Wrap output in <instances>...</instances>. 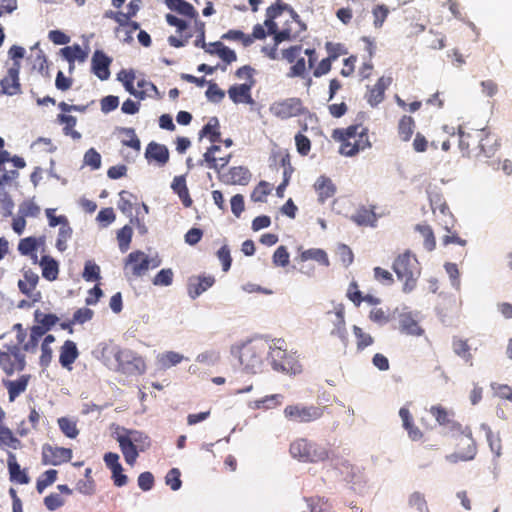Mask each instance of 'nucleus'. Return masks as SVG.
<instances>
[{
    "label": "nucleus",
    "mask_w": 512,
    "mask_h": 512,
    "mask_svg": "<svg viewBox=\"0 0 512 512\" xmlns=\"http://www.w3.org/2000/svg\"><path fill=\"white\" fill-rule=\"evenodd\" d=\"M79 357L77 345L72 340H66L60 347L59 363L68 370L72 369V364Z\"/></svg>",
    "instance_id": "a878e982"
},
{
    "label": "nucleus",
    "mask_w": 512,
    "mask_h": 512,
    "mask_svg": "<svg viewBox=\"0 0 512 512\" xmlns=\"http://www.w3.org/2000/svg\"><path fill=\"white\" fill-rule=\"evenodd\" d=\"M221 38L229 41H241L244 46H249L252 44V37L240 30H229L223 34Z\"/></svg>",
    "instance_id": "052dcab7"
},
{
    "label": "nucleus",
    "mask_w": 512,
    "mask_h": 512,
    "mask_svg": "<svg viewBox=\"0 0 512 512\" xmlns=\"http://www.w3.org/2000/svg\"><path fill=\"white\" fill-rule=\"evenodd\" d=\"M172 269H162L153 278V284L156 286H169L173 282Z\"/></svg>",
    "instance_id": "e2e57ef3"
},
{
    "label": "nucleus",
    "mask_w": 512,
    "mask_h": 512,
    "mask_svg": "<svg viewBox=\"0 0 512 512\" xmlns=\"http://www.w3.org/2000/svg\"><path fill=\"white\" fill-rule=\"evenodd\" d=\"M392 81L391 76H382L373 86L368 87L365 99L371 107H376L383 102L385 91L392 84Z\"/></svg>",
    "instance_id": "dca6fc26"
},
{
    "label": "nucleus",
    "mask_w": 512,
    "mask_h": 512,
    "mask_svg": "<svg viewBox=\"0 0 512 512\" xmlns=\"http://www.w3.org/2000/svg\"><path fill=\"white\" fill-rule=\"evenodd\" d=\"M332 138L340 143L339 153L348 157L371 146L368 129L361 124L335 129Z\"/></svg>",
    "instance_id": "7ed1b4c3"
},
{
    "label": "nucleus",
    "mask_w": 512,
    "mask_h": 512,
    "mask_svg": "<svg viewBox=\"0 0 512 512\" xmlns=\"http://www.w3.org/2000/svg\"><path fill=\"white\" fill-rule=\"evenodd\" d=\"M61 53L62 56L70 63V70L73 69L75 60L83 62L87 57L86 52L83 51L78 44L62 48Z\"/></svg>",
    "instance_id": "79ce46f5"
},
{
    "label": "nucleus",
    "mask_w": 512,
    "mask_h": 512,
    "mask_svg": "<svg viewBox=\"0 0 512 512\" xmlns=\"http://www.w3.org/2000/svg\"><path fill=\"white\" fill-rule=\"evenodd\" d=\"M270 111L277 118L288 119L301 115L304 108L299 98H288L275 102L271 106Z\"/></svg>",
    "instance_id": "ddd939ff"
},
{
    "label": "nucleus",
    "mask_w": 512,
    "mask_h": 512,
    "mask_svg": "<svg viewBox=\"0 0 512 512\" xmlns=\"http://www.w3.org/2000/svg\"><path fill=\"white\" fill-rule=\"evenodd\" d=\"M352 221L360 226H376L377 215L374 208L360 207L351 217Z\"/></svg>",
    "instance_id": "7c9ffc66"
},
{
    "label": "nucleus",
    "mask_w": 512,
    "mask_h": 512,
    "mask_svg": "<svg viewBox=\"0 0 512 512\" xmlns=\"http://www.w3.org/2000/svg\"><path fill=\"white\" fill-rule=\"evenodd\" d=\"M409 505L412 509L416 510V512H429L425 497L420 492L411 494L409 497Z\"/></svg>",
    "instance_id": "13d9d810"
},
{
    "label": "nucleus",
    "mask_w": 512,
    "mask_h": 512,
    "mask_svg": "<svg viewBox=\"0 0 512 512\" xmlns=\"http://www.w3.org/2000/svg\"><path fill=\"white\" fill-rule=\"evenodd\" d=\"M335 322L334 329L332 330V334L339 337L342 341L346 342L347 338V330H346V321H345V313L344 308L339 307L334 312Z\"/></svg>",
    "instance_id": "a19ab883"
},
{
    "label": "nucleus",
    "mask_w": 512,
    "mask_h": 512,
    "mask_svg": "<svg viewBox=\"0 0 512 512\" xmlns=\"http://www.w3.org/2000/svg\"><path fill=\"white\" fill-rule=\"evenodd\" d=\"M455 452L451 457L455 461H469L475 458L477 453V445L472 437V431L469 427H462L458 431L453 432Z\"/></svg>",
    "instance_id": "0eeeda50"
},
{
    "label": "nucleus",
    "mask_w": 512,
    "mask_h": 512,
    "mask_svg": "<svg viewBox=\"0 0 512 512\" xmlns=\"http://www.w3.org/2000/svg\"><path fill=\"white\" fill-rule=\"evenodd\" d=\"M254 85L255 81L232 85L228 89L229 98L236 104H252L253 99L251 96V89L253 88Z\"/></svg>",
    "instance_id": "6ab92c4d"
},
{
    "label": "nucleus",
    "mask_w": 512,
    "mask_h": 512,
    "mask_svg": "<svg viewBox=\"0 0 512 512\" xmlns=\"http://www.w3.org/2000/svg\"><path fill=\"white\" fill-rule=\"evenodd\" d=\"M20 62H13L7 69L6 75L0 80L1 93L8 96H15L22 93L20 83Z\"/></svg>",
    "instance_id": "4468645a"
},
{
    "label": "nucleus",
    "mask_w": 512,
    "mask_h": 512,
    "mask_svg": "<svg viewBox=\"0 0 512 512\" xmlns=\"http://www.w3.org/2000/svg\"><path fill=\"white\" fill-rule=\"evenodd\" d=\"M44 243V238H36L33 236L20 239L18 243V251L23 256H29L34 264L38 262L37 249L40 244Z\"/></svg>",
    "instance_id": "bb28decb"
},
{
    "label": "nucleus",
    "mask_w": 512,
    "mask_h": 512,
    "mask_svg": "<svg viewBox=\"0 0 512 512\" xmlns=\"http://www.w3.org/2000/svg\"><path fill=\"white\" fill-rule=\"evenodd\" d=\"M57 122L61 125H64L63 133L66 136H70L74 140H79L81 138V134L74 129L77 124L76 117L67 115V113L62 112L57 115Z\"/></svg>",
    "instance_id": "c9c22d12"
},
{
    "label": "nucleus",
    "mask_w": 512,
    "mask_h": 512,
    "mask_svg": "<svg viewBox=\"0 0 512 512\" xmlns=\"http://www.w3.org/2000/svg\"><path fill=\"white\" fill-rule=\"evenodd\" d=\"M227 177L230 184L247 185L251 179V173L246 167L236 166L230 168Z\"/></svg>",
    "instance_id": "e433bc0d"
},
{
    "label": "nucleus",
    "mask_w": 512,
    "mask_h": 512,
    "mask_svg": "<svg viewBox=\"0 0 512 512\" xmlns=\"http://www.w3.org/2000/svg\"><path fill=\"white\" fill-rule=\"evenodd\" d=\"M271 365L274 370L295 374L300 371V365L294 357L288 355L286 349L280 346L270 347L268 353Z\"/></svg>",
    "instance_id": "9d476101"
},
{
    "label": "nucleus",
    "mask_w": 512,
    "mask_h": 512,
    "mask_svg": "<svg viewBox=\"0 0 512 512\" xmlns=\"http://www.w3.org/2000/svg\"><path fill=\"white\" fill-rule=\"evenodd\" d=\"M271 188L269 183L266 181H260L258 185L254 188L251 199L254 202H264L266 197L270 194Z\"/></svg>",
    "instance_id": "6e6d98bb"
},
{
    "label": "nucleus",
    "mask_w": 512,
    "mask_h": 512,
    "mask_svg": "<svg viewBox=\"0 0 512 512\" xmlns=\"http://www.w3.org/2000/svg\"><path fill=\"white\" fill-rule=\"evenodd\" d=\"M416 230L422 235L424 238V246L428 251H432L435 249L436 240L434 233L429 225H417Z\"/></svg>",
    "instance_id": "603ef678"
},
{
    "label": "nucleus",
    "mask_w": 512,
    "mask_h": 512,
    "mask_svg": "<svg viewBox=\"0 0 512 512\" xmlns=\"http://www.w3.org/2000/svg\"><path fill=\"white\" fill-rule=\"evenodd\" d=\"M299 257L301 261L314 260L325 267H328L330 265L327 253L320 248H311L305 250L301 252Z\"/></svg>",
    "instance_id": "ea45409f"
},
{
    "label": "nucleus",
    "mask_w": 512,
    "mask_h": 512,
    "mask_svg": "<svg viewBox=\"0 0 512 512\" xmlns=\"http://www.w3.org/2000/svg\"><path fill=\"white\" fill-rule=\"evenodd\" d=\"M7 464L11 481L19 484L29 483V477L24 470H21L14 453L8 452Z\"/></svg>",
    "instance_id": "c756f323"
},
{
    "label": "nucleus",
    "mask_w": 512,
    "mask_h": 512,
    "mask_svg": "<svg viewBox=\"0 0 512 512\" xmlns=\"http://www.w3.org/2000/svg\"><path fill=\"white\" fill-rule=\"evenodd\" d=\"M289 252L285 246H279L273 254V264L275 266L286 267L289 264Z\"/></svg>",
    "instance_id": "774afa93"
},
{
    "label": "nucleus",
    "mask_w": 512,
    "mask_h": 512,
    "mask_svg": "<svg viewBox=\"0 0 512 512\" xmlns=\"http://www.w3.org/2000/svg\"><path fill=\"white\" fill-rule=\"evenodd\" d=\"M58 425L63 434L68 438H76L77 435L79 434L76 422L67 417L59 418Z\"/></svg>",
    "instance_id": "3c124183"
},
{
    "label": "nucleus",
    "mask_w": 512,
    "mask_h": 512,
    "mask_svg": "<svg viewBox=\"0 0 512 512\" xmlns=\"http://www.w3.org/2000/svg\"><path fill=\"white\" fill-rule=\"evenodd\" d=\"M125 264L130 267L133 276L139 277L148 271L150 259L144 252L137 250L128 255Z\"/></svg>",
    "instance_id": "a211bd4d"
},
{
    "label": "nucleus",
    "mask_w": 512,
    "mask_h": 512,
    "mask_svg": "<svg viewBox=\"0 0 512 512\" xmlns=\"http://www.w3.org/2000/svg\"><path fill=\"white\" fill-rule=\"evenodd\" d=\"M267 343L259 340L248 341L239 349V360L247 373L256 374L262 370L267 355Z\"/></svg>",
    "instance_id": "39448f33"
},
{
    "label": "nucleus",
    "mask_w": 512,
    "mask_h": 512,
    "mask_svg": "<svg viewBox=\"0 0 512 512\" xmlns=\"http://www.w3.org/2000/svg\"><path fill=\"white\" fill-rule=\"evenodd\" d=\"M325 49L327 51V54L331 60L335 61L340 56L346 55L348 53V50L346 46L342 43H334V42H326Z\"/></svg>",
    "instance_id": "5fc2aeb1"
},
{
    "label": "nucleus",
    "mask_w": 512,
    "mask_h": 512,
    "mask_svg": "<svg viewBox=\"0 0 512 512\" xmlns=\"http://www.w3.org/2000/svg\"><path fill=\"white\" fill-rule=\"evenodd\" d=\"M375 28H381L388 17L389 9L385 5H377L372 10Z\"/></svg>",
    "instance_id": "0e129e2a"
},
{
    "label": "nucleus",
    "mask_w": 512,
    "mask_h": 512,
    "mask_svg": "<svg viewBox=\"0 0 512 512\" xmlns=\"http://www.w3.org/2000/svg\"><path fill=\"white\" fill-rule=\"evenodd\" d=\"M397 278L404 283L403 291L408 293L416 287L421 269L417 258L409 251L400 254L393 263Z\"/></svg>",
    "instance_id": "20e7f679"
},
{
    "label": "nucleus",
    "mask_w": 512,
    "mask_h": 512,
    "mask_svg": "<svg viewBox=\"0 0 512 512\" xmlns=\"http://www.w3.org/2000/svg\"><path fill=\"white\" fill-rule=\"evenodd\" d=\"M133 236V229L129 225H125L117 232V241L121 252H126Z\"/></svg>",
    "instance_id": "09e8293b"
},
{
    "label": "nucleus",
    "mask_w": 512,
    "mask_h": 512,
    "mask_svg": "<svg viewBox=\"0 0 512 512\" xmlns=\"http://www.w3.org/2000/svg\"><path fill=\"white\" fill-rule=\"evenodd\" d=\"M26 365L25 356L21 354L17 347H13L6 352H0V368L11 376L16 371L24 370Z\"/></svg>",
    "instance_id": "2eb2a0df"
},
{
    "label": "nucleus",
    "mask_w": 512,
    "mask_h": 512,
    "mask_svg": "<svg viewBox=\"0 0 512 512\" xmlns=\"http://www.w3.org/2000/svg\"><path fill=\"white\" fill-rule=\"evenodd\" d=\"M31 375H21L16 380H3V385L8 391V397L10 402H14L17 397L24 393L28 387Z\"/></svg>",
    "instance_id": "393cba45"
},
{
    "label": "nucleus",
    "mask_w": 512,
    "mask_h": 512,
    "mask_svg": "<svg viewBox=\"0 0 512 512\" xmlns=\"http://www.w3.org/2000/svg\"><path fill=\"white\" fill-rule=\"evenodd\" d=\"M118 131L125 135V138L121 140V143L139 153L141 149V142L136 135L135 130L133 128L121 127Z\"/></svg>",
    "instance_id": "c03bdc74"
},
{
    "label": "nucleus",
    "mask_w": 512,
    "mask_h": 512,
    "mask_svg": "<svg viewBox=\"0 0 512 512\" xmlns=\"http://www.w3.org/2000/svg\"><path fill=\"white\" fill-rule=\"evenodd\" d=\"M210 46H215V49H206L207 53L212 55L217 54L223 61H225L228 64L236 61V53L232 49L224 46L222 42H213L210 43Z\"/></svg>",
    "instance_id": "37998d69"
},
{
    "label": "nucleus",
    "mask_w": 512,
    "mask_h": 512,
    "mask_svg": "<svg viewBox=\"0 0 512 512\" xmlns=\"http://www.w3.org/2000/svg\"><path fill=\"white\" fill-rule=\"evenodd\" d=\"M39 282V276L37 273L28 269L23 273V279L18 281L19 290L26 296L31 297L32 292L35 290Z\"/></svg>",
    "instance_id": "72a5a7b5"
},
{
    "label": "nucleus",
    "mask_w": 512,
    "mask_h": 512,
    "mask_svg": "<svg viewBox=\"0 0 512 512\" xmlns=\"http://www.w3.org/2000/svg\"><path fill=\"white\" fill-rule=\"evenodd\" d=\"M57 470L50 469L45 471L36 482V489L42 493L48 486L52 485L57 479Z\"/></svg>",
    "instance_id": "8fccbe9b"
},
{
    "label": "nucleus",
    "mask_w": 512,
    "mask_h": 512,
    "mask_svg": "<svg viewBox=\"0 0 512 512\" xmlns=\"http://www.w3.org/2000/svg\"><path fill=\"white\" fill-rule=\"evenodd\" d=\"M72 236V229L69 225H64L59 228L58 237L56 240V248L60 252H64L67 249V241Z\"/></svg>",
    "instance_id": "4d7b16f0"
},
{
    "label": "nucleus",
    "mask_w": 512,
    "mask_h": 512,
    "mask_svg": "<svg viewBox=\"0 0 512 512\" xmlns=\"http://www.w3.org/2000/svg\"><path fill=\"white\" fill-rule=\"evenodd\" d=\"M34 320L48 332L49 330L52 329L53 326H55L58 323L59 318L55 314L43 313L42 311L37 309L34 312Z\"/></svg>",
    "instance_id": "a18cd8bd"
},
{
    "label": "nucleus",
    "mask_w": 512,
    "mask_h": 512,
    "mask_svg": "<svg viewBox=\"0 0 512 512\" xmlns=\"http://www.w3.org/2000/svg\"><path fill=\"white\" fill-rule=\"evenodd\" d=\"M42 270V277L48 281H55L59 274L58 262L49 255H44L37 262Z\"/></svg>",
    "instance_id": "c85d7f7f"
},
{
    "label": "nucleus",
    "mask_w": 512,
    "mask_h": 512,
    "mask_svg": "<svg viewBox=\"0 0 512 512\" xmlns=\"http://www.w3.org/2000/svg\"><path fill=\"white\" fill-rule=\"evenodd\" d=\"M368 317L372 322L378 325H385L390 321L389 310H384L383 308H373L369 312Z\"/></svg>",
    "instance_id": "680f3d73"
},
{
    "label": "nucleus",
    "mask_w": 512,
    "mask_h": 512,
    "mask_svg": "<svg viewBox=\"0 0 512 512\" xmlns=\"http://www.w3.org/2000/svg\"><path fill=\"white\" fill-rule=\"evenodd\" d=\"M313 187L315 192L317 193L318 202L321 204L325 203L328 199L332 198L337 191L336 185L329 177L325 175L319 176L315 181Z\"/></svg>",
    "instance_id": "4be33fe9"
},
{
    "label": "nucleus",
    "mask_w": 512,
    "mask_h": 512,
    "mask_svg": "<svg viewBox=\"0 0 512 512\" xmlns=\"http://www.w3.org/2000/svg\"><path fill=\"white\" fill-rule=\"evenodd\" d=\"M453 350L459 357L463 358L465 361H470L472 359V355L470 353V346L468 345L466 340L454 339Z\"/></svg>",
    "instance_id": "bf43d9fd"
},
{
    "label": "nucleus",
    "mask_w": 512,
    "mask_h": 512,
    "mask_svg": "<svg viewBox=\"0 0 512 512\" xmlns=\"http://www.w3.org/2000/svg\"><path fill=\"white\" fill-rule=\"evenodd\" d=\"M199 136L200 138L208 137L211 143L219 142L221 133L218 119L216 117L210 118L209 122L200 130Z\"/></svg>",
    "instance_id": "58836bf2"
},
{
    "label": "nucleus",
    "mask_w": 512,
    "mask_h": 512,
    "mask_svg": "<svg viewBox=\"0 0 512 512\" xmlns=\"http://www.w3.org/2000/svg\"><path fill=\"white\" fill-rule=\"evenodd\" d=\"M0 445H5L16 450L21 448V441L5 426L0 427Z\"/></svg>",
    "instance_id": "de8ad7c7"
},
{
    "label": "nucleus",
    "mask_w": 512,
    "mask_h": 512,
    "mask_svg": "<svg viewBox=\"0 0 512 512\" xmlns=\"http://www.w3.org/2000/svg\"><path fill=\"white\" fill-rule=\"evenodd\" d=\"M165 4L171 11H175L188 18L193 19L198 16L195 8L185 0H165Z\"/></svg>",
    "instance_id": "f704fd0d"
},
{
    "label": "nucleus",
    "mask_w": 512,
    "mask_h": 512,
    "mask_svg": "<svg viewBox=\"0 0 512 512\" xmlns=\"http://www.w3.org/2000/svg\"><path fill=\"white\" fill-rule=\"evenodd\" d=\"M399 416L402 420V426L407 431L410 440L419 441L424 437L423 432L415 425L413 416L408 408L401 407Z\"/></svg>",
    "instance_id": "cd10ccee"
},
{
    "label": "nucleus",
    "mask_w": 512,
    "mask_h": 512,
    "mask_svg": "<svg viewBox=\"0 0 512 512\" xmlns=\"http://www.w3.org/2000/svg\"><path fill=\"white\" fill-rule=\"evenodd\" d=\"M353 334L356 338V346L358 351H363L365 348L371 346L374 343V338L361 327L354 325Z\"/></svg>",
    "instance_id": "49530a36"
},
{
    "label": "nucleus",
    "mask_w": 512,
    "mask_h": 512,
    "mask_svg": "<svg viewBox=\"0 0 512 512\" xmlns=\"http://www.w3.org/2000/svg\"><path fill=\"white\" fill-rule=\"evenodd\" d=\"M119 196L120 199L118 202V208L122 213L131 215L133 210V203L131 201V198H133L134 196L127 191H121L119 193Z\"/></svg>",
    "instance_id": "69168bd1"
},
{
    "label": "nucleus",
    "mask_w": 512,
    "mask_h": 512,
    "mask_svg": "<svg viewBox=\"0 0 512 512\" xmlns=\"http://www.w3.org/2000/svg\"><path fill=\"white\" fill-rule=\"evenodd\" d=\"M72 450L70 448L44 444L41 451V462L43 465L59 466L69 462L72 459Z\"/></svg>",
    "instance_id": "f8f14e48"
},
{
    "label": "nucleus",
    "mask_w": 512,
    "mask_h": 512,
    "mask_svg": "<svg viewBox=\"0 0 512 512\" xmlns=\"http://www.w3.org/2000/svg\"><path fill=\"white\" fill-rule=\"evenodd\" d=\"M111 59L101 50H96L92 56V71L101 80L110 76Z\"/></svg>",
    "instance_id": "5701e85b"
},
{
    "label": "nucleus",
    "mask_w": 512,
    "mask_h": 512,
    "mask_svg": "<svg viewBox=\"0 0 512 512\" xmlns=\"http://www.w3.org/2000/svg\"><path fill=\"white\" fill-rule=\"evenodd\" d=\"M289 451L293 458L302 462L317 463L328 458L325 447L304 438L292 442Z\"/></svg>",
    "instance_id": "423d86ee"
},
{
    "label": "nucleus",
    "mask_w": 512,
    "mask_h": 512,
    "mask_svg": "<svg viewBox=\"0 0 512 512\" xmlns=\"http://www.w3.org/2000/svg\"><path fill=\"white\" fill-rule=\"evenodd\" d=\"M483 130L472 129L468 132L459 129V148L464 156L480 158V146Z\"/></svg>",
    "instance_id": "9b49d317"
},
{
    "label": "nucleus",
    "mask_w": 512,
    "mask_h": 512,
    "mask_svg": "<svg viewBox=\"0 0 512 512\" xmlns=\"http://www.w3.org/2000/svg\"><path fill=\"white\" fill-rule=\"evenodd\" d=\"M414 129L415 121L411 116L404 115L400 118L397 131L398 136L402 141L408 142L412 138Z\"/></svg>",
    "instance_id": "4c0bfd02"
},
{
    "label": "nucleus",
    "mask_w": 512,
    "mask_h": 512,
    "mask_svg": "<svg viewBox=\"0 0 512 512\" xmlns=\"http://www.w3.org/2000/svg\"><path fill=\"white\" fill-rule=\"evenodd\" d=\"M399 329L402 333L413 336H420L424 332L418 322L409 313L400 315Z\"/></svg>",
    "instance_id": "473e14b6"
},
{
    "label": "nucleus",
    "mask_w": 512,
    "mask_h": 512,
    "mask_svg": "<svg viewBox=\"0 0 512 512\" xmlns=\"http://www.w3.org/2000/svg\"><path fill=\"white\" fill-rule=\"evenodd\" d=\"M429 412L439 425L448 428L451 432L461 429L462 425L454 420V412L452 410H448L442 405H434L431 406Z\"/></svg>",
    "instance_id": "f3484780"
},
{
    "label": "nucleus",
    "mask_w": 512,
    "mask_h": 512,
    "mask_svg": "<svg viewBox=\"0 0 512 512\" xmlns=\"http://www.w3.org/2000/svg\"><path fill=\"white\" fill-rule=\"evenodd\" d=\"M215 283V278L211 275H199L189 279L188 294L192 299H196Z\"/></svg>",
    "instance_id": "aec40b11"
},
{
    "label": "nucleus",
    "mask_w": 512,
    "mask_h": 512,
    "mask_svg": "<svg viewBox=\"0 0 512 512\" xmlns=\"http://www.w3.org/2000/svg\"><path fill=\"white\" fill-rule=\"evenodd\" d=\"M145 157L148 162L154 161L159 166H164L169 161V150L165 145L152 141L146 147Z\"/></svg>",
    "instance_id": "b1692460"
},
{
    "label": "nucleus",
    "mask_w": 512,
    "mask_h": 512,
    "mask_svg": "<svg viewBox=\"0 0 512 512\" xmlns=\"http://www.w3.org/2000/svg\"><path fill=\"white\" fill-rule=\"evenodd\" d=\"M483 137L480 146V158H491L500 147L499 137L488 128H482Z\"/></svg>",
    "instance_id": "412c9836"
},
{
    "label": "nucleus",
    "mask_w": 512,
    "mask_h": 512,
    "mask_svg": "<svg viewBox=\"0 0 512 512\" xmlns=\"http://www.w3.org/2000/svg\"><path fill=\"white\" fill-rule=\"evenodd\" d=\"M324 410L319 406H304L301 404L288 405L284 409V416L293 422L309 423L320 419Z\"/></svg>",
    "instance_id": "1a4fd4ad"
},
{
    "label": "nucleus",
    "mask_w": 512,
    "mask_h": 512,
    "mask_svg": "<svg viewBox=\"0 0 512 512\" xmlns=\"http://www.w3.org/2000/svg\"><path fill=\"white\" fill-rule=\"evenodd\" d=\"M171 188L173 189L174 193L178 195L184 207L189 208L192 206L193 200L190 197L184 176L174 177Z\"/></svg>",
    "instance_id": "2f4dec72"
},
{
    "label": "nucleus",
    "mask_w": 512,
    "mask_h": 512,
    "mask_svg": "<svg viewBox=\"0 0 512 512\" xmlns=\"http://www.w3.org/2000/svg\"><path fill=\"white\" fill-rule=\"evenodd\" d=\"M19 213L23 217H37L40 213V207L32 200H27L19 206Z\"/></svg>",
    "instance_id": "338daca9"
},
{
    "label": "nucleus",
    "mask_w": 512,
    "mask_h": 512,
    "mask_svg": "<svg viewBox=\"0 0 512 512\" xmlns=\"http://www.w3.org/2000/svg\"><path fill=\"white\" fill-rule=\"evenodd\" d=\"M113 438L118 442L122 455L128 465L133 466L140 452H145L151 446L150 437L143 431L115 426Z\"/></svg>",
    "instance_id": "f03ea898"
},
{
    "label": "nucleus",
    "mask_w": 512,
    "mask_h": 512,
    "mask_svg": "<svg viewBox=\"0 0 512 512\" xmlns=\"http://www.w3.org/2000/svg\"><path fill=\"white\" fill-rule=\"evenodd\" d=\"M117 370L124 374H143L146 370L144 359L130 350L117 349L114 353Z\"/></svg>",
    "instance_id": "6e6552de"
},
{
    "label": "nucleus",
    "mask_w": 512,
    "mask_h": 512,
    "mask_svg": "<svg viewBox=\"0 0 512 512\" xmlns=\"http://www.w3.org/2000/svg\"><path fill=\"white\" fill-rule=\"evenodd\" d=\"M219 150L220 146L215 145L213 143V145L209 147L207 151L204 153L203 160L199 162V165H203V163L205 162L208 168L217 170L218 160L217 157L215 156V153L218 152Z\"/></svg>",
    "instance_id": "864d4df0"
},
{
    "label": "nucleus",
    "mask_w": 512,
    "mask_h": 512,
    "mask_svg": "<svg viewBox=\"0 0 512 512\" xmlns=\"http://www.w3.org/2000/svg\"><path fill=\"white\" fill-rule=\"evenodd\" d=\"M264 26L268 28L269 35L274 36L276 45L300 38L307 28L299 15L287 4L268 7Z\"/></svg>",
    "instance_id": "f257e3e1"
}]
</instances>
